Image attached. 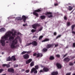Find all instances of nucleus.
<instances>
[{
    "label": "nucleus",
    "mask_w": 75,
    "mask_h": 75,
    "mask_svg": "<svg viewBox=\"0 0 75 75\" xmlns=\"http://www.w3.org/2000/svg\"><path fill=\"white\" fill-rule=\"evenodd\" d=\"M8 41H6V43H8Z\"/></svg>",
    "instance_id": "nucleus-57"
},
{
    "label": "nucleus",
    "mask_w": 75,
    "mask_h": 75,
    "mask_svg": "<svg viewBox=\"0 0 75 75\" xmlns=\"http://www.w3.org/2000/svg\"><path fill=\"white\" fill-rule=\"evenodd\" d=\"M24 58L26 59H28L29 58V55L28 54H25L23 55Z\"/></svg>",
    "instance_id": "nucleus-9"
},
{
    "label": "nucleus",
    "mask_w": 75,
    "mask_h": 75,
    "mask_svg": "<svg viewBox=\"0 0 75 75\" xmlns=\"http://www.w3.org/2000/svg\"><path fill=\"white\" fill-rule=\"evenodd\" d=\"M1 54H4V52H2L1 53Z\"/></svg>",
    "instance_id": "nucleus-53"
},
{
    "label": "nucleus",
    "mask_w": 75,
    "mask_h": 75,
    "mask_svg": "<svg viewBox=\"0 0 75 75\" xmlns=\"http://www.w3.org/2000/svg\"><path fill=\"white\" fill-rule=\"evenodd\" d=\"M12 60V58H11L10 57H9L7 58V61H10Z\"/></svg>",
    "instance_id": "nucleus-21"
},
{
    "label": "nucleus",
    "mask_w": 75,
    "mask_h": 75,
    "mask_svg": "<svg viewBox=\"0 0 75 75\" xmlns=\"http://www.w3.org/2000/svg\"><path fill=\"white\" fill-rule=\"evenodd\" d=\"M31 44H32V45L34 46H36L38 44V43L37 42L35 41H33L32 43L30 42L29 43H27L26 44V46H28L30 45Z\"/></svg>",
    "instance_id": "nucleus-3"
},
{
    "label": "nucleus",
    "mask_w": 75,
    "mask_h": 75,
    "mask_svg": "<svg viewBox=\"0 0 75 75\" xmlns=\"http://www.w3.org/2000/svg\"><path fill=\"white\" fill-rule=\"evenodd\" d=\"M20 34H21L20 33H18V35H20Z\"/></svg>",
    "instance_id": "nucleus-52"
},
{
    "label": "nucleus",
    "mask_w": 75,
    "mask_h": 75,
    "mask_svg": "<svg viewBox=\"0 0 75 75\" xmlns=\"http://www.w3.org/2000/svg\"><path fill=\"white\" fill-rule=\"evenodd\" d=\"M42 28H40L39 30V31H41L42 30Z\"/></svg>",
    "instance_id": "nucleus-44"
},
{
    "label": "nucleus",
    "mask_w": 75,
    "mask_h": 75,
    "mask_svg": "<svg viewBox=\"0 0 75 75\" xmlns=\"http://www.w3.org/2000/svg\"><path fill=\"white\" fill-rule=\"evenodd\" d=\"M73 12V11H72L71 12V13H72Z\"/></svg>",
    "instance_id": "nucleus-59"
},
{
    "label": "nucleus",
    "mask_w": 75,
    "mask_h": 75,
    "mask_svg": "<svg viewBox=\"0 0 75 75\" xmlns=\"http://www.w3.org/2000/svg\"><path fill=\"white\" fill-rule=\"evenodd\" d=\"M6 29L4 28H1L0 29V32H5Z\"/></svg>",
    "instance_id": "nucleus-16"
},
{
    "label": "nucleus",
    "mask_w": 75,
    "mask_h": 75,
    "mask_svg": "<svg viewBox=\"0 0 75 75\" xmlns=\"http://www.w3.org/2000/svg\"><path fill=\"white\" fill-rule=\"evenodd\" d=\"M49 41V39H46L44 40H43L42 41V42H47V41Z\"/></svg>",
    "instance_id": "nucleus-24"
},
{
    "label": "nucleus",
    "mask_w": 75,
    "mask_h": 75,
    "mask_svg": "<svg viewBox=\"0 0 75 75\" xmlns=\"http://www.w3.org/2000/svg\"><path fill=\"white\" fill-rule=\"evenodd\" d=\"M70 25V23L69 22H68L67 23V25L68 26H69Z\"/></svg>",
    "instance_id": "nucleus-38"
},
{
    "label": "nucleus",
    "mask_w": 75,
    "mask_h": 75,
    "mask_svg": "<svg viewBox=\"0 0 75 75\" xmlns=\"http://www.w3.org/2000/svg\"><path fill=\"white\" fill-rule=\"evenodd\" d=\"M47 51V49L46 48H44L43 49V52H45L46 51Z\"/></svg>",
    "instance_id": "nucleus-27"
},
{
    "label": "nucleus",
    "mask_w": 75,
    "mask_h": 75,
    "mask_svg": "<svg viewBox=\"0 0 75 75\" xmlns=\"http://www.w3.org/2000/svg\"><path fill=\"white\" fill-rule=\"evenodd\" d=\"M71 74V72H69V73H67L66 74V75H70Z\"/></svg>",
    "instance_id": "nucleus-40"
},
{
    "label": "nucleus",
    "mask_w": 75,
    "mask_h": 75,
    "mask_svg": "<svg viewBox=\"0 0 75 75\" xmlns=\"http://www.w3.org/2000/svg\"><path fill=\"white\" fill-rule=\"evenodd\" d=\"M68 9L69 11H71L73 7L71 6H69Z\"/></svg>",
    "instance_id": "nucleus-28"
},
{
    "label": "nucleus",
    "mask_w": 75,
    "mask_h": 75,
    "mask_svg": "<svg viewBox=\"0 0 75 75\" xmlns=\"http://www.w3.org/2000/svg\"><path fill=\"white\" fill-rule=\"evenodd\" d=\"M53 45L52 44H48L46 46V47L47 49H49L51 47H52Z\"/></svg>",
    "instance_id": "nucleus-12"
},
{
    "label": "nucleus",
    "mask_w": 75,
    "mask_h": 75,
    "mask_svg": "<svg viewBox=\"0 0 75 75\" xmlns=\"http://www.w3.org/2000/svg\"><path fill=\"white\" fill-rule=\"evenodd\" d=\"M49 71V69L47 67H44L42 70H40V72L41 73L44 71L47 72Z\"/></svg>",
    "instance_id": "nucleus-7"
},
{
    "label": "nucleus",
    "mask_w": 75,
    "mask_h": 75,
    "mask_svg": "<svg viewBox=\"0 0 75 75\" xmlns=\"http://www.w3.org/2000/svg\"><path fill=\"white\" fill-rule=\"evenodd\" d=\"M9 18H8V19Z\"/></svg>",
    "instance_id": "nucleus-61"
},
{
    "label": "nucleus",
    "mask_w": 75,
    "mask_h": 75,
    "mask_svg": "<svg viewBox=\"0 0 75 75\" xmlns=\"http://www.w3.org/2000/svg\"><path fill=\"white\" fill-rule=\"evenodd\" d=\"M42 54L41 53H38L37 54V57H42Z\"/></svg>",
    "instance_id": "nucleus-15"
},
{
    "label": "nucleus",
    "mask_w": 75,
    "mask_h": 75,
    "mask_svg": "<svg viewBox=\"0 0 75 75\" xmlns=\"http://www.w3.org/2000/svg\"><path fill=\"white\" fill-rule=\"evenodd\" d=\"M74 27H75V25H72V26H71L72 30H73Z\"/></svg>",
    "instance_id": "nucleus-32"
},
{
    "label": "nucleus",
    "mask_w": 75,
    "mask_h": 75,
    "mask_svg": "<svg viewBox=\"0 0 75 75\" xmlns=\"http://www.w3.org/2000/svg\"><path fill=\"white\" fill-rule=\"evenodd\" d=\"M73 47H75V43H74L73 44Z\"/></svg>",
    "instance_id": "nucleus-48"
},
{
    "label": "nucleus",
    "mask_w": 75,
    "mask_h": 75,
    "mask_svg": "<svg viewBox=\"0 0 75 75\" xmlns=\"http://www.w3.org/2000/svg\"><path fill=\"white\" fill-rule=\"evenodd\" d=\"M22 19L23 20V21L24 23L25 22L26 20V17L25 16H22Z\"/></svg>",
    "instance_id": "nucleus-13"
},
{
    "label": "nucleus",
    "mask_w": 75,
    "mask_h": 75,
    "mask_svg": "<svg viewBox=\"0 0 75 75\" xmlns=\"http://www.w3.org/2000/svg\"><path fill=\"white\" fill-rule=\"evenodd\" d=\"M33 56H35L37 55V54L36 53H34L33 54Z\"/></svg>",
    "instance_id": "nucleus-41"
},
{
    "label": "nucleus",
    "mask_w": 75,
    "mask_h": 75,
    "mask_svg": "<svg viewBox=\"0 0 75 75\" xmlns=\"http://www.w3.org/2000/svg\"><path fill=\"white\" fill-rule=\"evenodd\" d=\"M69 64L71 66H72L74 65L73 63L70 62Z\"/></svg>",
    "instance_id": "nucleus-35"
},
{
    "label": "nucleus",
    "mask_w": 75,
    "mask_h": 75,
    "mask_svg": "<svg viewBox=\"0 0 75 75\" xmlns=\"http://www.w3.org/2000/svg\"><path fill=\"white\" fill-rule=\"evenodd\" d=\"M72 75H75V73L73 74Z\"/></svg>",
    "instance_id": "nucleus-58"
},
{
    "label": "nucleus",
    "mask_w": 75,
    "mask_h": 75,
    "mask_svg": "<svg viewBox=\"0 0 75 75\" xmlns=\"http://www.w3.org/2000/svg\"><path fill=\"white\" fill-rule=\"evenodd\" d=\"M15 20H17V21H19V20L21 21L22 20V18L21 17H18L16 18Z\"/></svg>",
    "instance_id": "nucleus-20"
},
{
    "label": "nucleus",
    "mask_w": 75,
    "mask_h": 75,
    "mask_svg": "<svg viewBox=\"0 0 75 75\" xmlns=\"http://www.w3.org/2000/svg\"><path fill=\"white\" fill-rule=\"evenodd\" d=\"M20 39V37H18L16 38L15 40H11V41L10 45L11 49H14L16 48V47L15 46V45L18 43V40H17Z\"/></svg>",
    "instance_id": "nucleus-2"
},
{
    "label": "nucleus",
    "mask_w": 75,
    "mask_h": 75,
    "mask_svg": "<svg viewBox=\"0 0 75 75\" xmlns=\"http://www.w3.org/2000/svg\"><path fill=\"white\" fill-rule=\"evenodd\" d=\"M67 54H65L64 56H63V57H65L67 55Z\"/></svg>",
    "instance_id": "nucleus-49"
},
{
    "label": "nucleus",
    "mask_w": 75,
    "mask_h": 75,
    "mask_svg": "<svg viewBox=\"0 0 75 75\" xmlns=\"http://www.w3.org/2000/svg\"><path fill=\"white\" fill-rule=\"evenodd\" d=\"M12 59L13 60V61H15L16 60V59L15 58V56H13L12 57V58H11V60H12Z\"/></svg>",
    "instance_id": "nucleus-23"
},
{
    "label": "nucleus",
    "mask_w": 75,
    "mask_h": 75,
    "mask_svg": "<svg viewBox=\"0 0 75 75\" xmlns=\"http://www.w3.org/2000/svg\"><path fill=\"white\" fill-rule=\"evenodd\" d=\"M25 71V69H22V71Z\"/></svg>",
    "instance_id": "nucleus-54"
},
{
    "label": "nucleus",
    "mask_w": 75,
    "mask_h": 75,
    "mask_svg": "<svg viewBox=\"0 0 75 75\" xmlns=\"http://www.w3.org/2000/svg\"><path fill=\"white\" fill-rule=\"evenodd\" d=\"M61 35H59L56 38V39H58V38H60V37H61Z\"/></svg>",
    "instance_id": "nucleus-36"
},
{
    "label": "nucleus",
    "mask_w": 75,
    "mask_h": 75,
    "mask_svg": "<svg viewBox=\"0 0 75 75\" xmlns=\"http://www.w3.org/2000/svg\"><path fill=\"white\" fill-rule=\"evenodd\" d=\"M56 57H60V55L59 54H57L56 55Z\"/></svg>",
    "instance_id": "nucleus-39"
},
{
    "label": "nucleus",
    "mask_w": 75,
    "mask_h": 75,
    "mask_svg": "<svg viewBox=\"0 0 75 75\" xmlns=\"http://www.w3.org/2000/svg\"><path fill=\"white\" fill-rule=\"evenodd\" d=\"M18 66V64H15L14 65L13 67L15 68L17 67Z\"/></svg>",
    "instance_id": "nucleus-31"
},
{
    "label": "nucleus",
    "mask_w": 75,
    "mask_h": 75,
    "mask_svg": "<svg viewBox=\"0 0 75 75\" xmlns=\"http://www.w3.org/2000/svg\"><path fill=\"white\" fill-rule=\"evenodd\" d=\"M40 26V25L38 24H34L32 25L33 28L34 29H36L37 27H39Z\"/></svg>",
    "instance_id": "nucleus-8"
},
{
    "label": "nucleus",
    "mask_w": 75,
    "mask_h": 75,
    "mask_svg": "<svg viewBox=\"0 0 75 75\" xmlns=\"http://www.w3.org/2000/svg\"><path fill=\"white\" fill-rule=\"evenodd\" d=\"M37 38L38 37L36 36L35 35H34L33 37V38Z\"/></svg>",
    "instance_id": "nucleus-42"
},
{
    "label": "nucleus",
    "mask_w": 75,
    "mask_h": 75,
    "mask_svg": "<svg viewBox=\"0 0 75 75\" xmlns=\"http://www.w3.org/2000/svg\"><path fill=\"white\" fill-rule=\"evenodd\" d=\"M32 61V59H29L25 61V63L26 64H28L30 63Z\"/></svg>",
    "instance_id": "nucleus-10"
},
{
    "label": "nucleus",
    "mask_w": 75,
    "mask_h": 75,
    "mask_svg": "<svg viewBox=\"0 0 75 75\" xmlns=\"http://www.w3.org/2000/svg\"><path fill=\"white\" fill-rule=\"evenodd\" d=\"M58 46V44L55 45V47H57V46Z\"/></svg>",
    "instance_id": "nucleus-46"
},
{
    "label": "nucleus",
    "mask_w": 75,
    "mask_h": 75,
    "mask_svg": "<svg viewBox=\"0 0 75 75\" xmlns=\"http://www.w3.org/2000/svg\"><path fill=\"white\" fill-rule=\"evenodd\" d=\"M35 31H36V30H35L34 29H32L31 30V32H32V33H34L35 32Z\"/></svg>",
    "instance_id": "nucleus-34"
},
{
    "label": "nucleus",
    "mask_w": 75,
    "mask_h": 75,
    "mask_svg": "<svg viewBox=\"0 0 75 75\" xmlns=\"http://www.w3.org/2000/svg\"><path fill=\"white\" fill-rule=\"evenodd\" d=\"M34 65V62H32L30 64V66L31 67L33 66Z\"/></svg>",
    "instance_id": "nucleus-25"
},
{
    "label": "nucleus",
    "mask_w": 75,
    "mask_h": 75,
    "mask_svg": "<svg viewBox=\"0 0 75 75\" xmlns=\"http://www.w3.org/2000/svg\"><path fill=\"white\" fill-rule=\"evenodd\" d=\"M35 67L36 69H38V66L37 65L35 66Z\"/></svg>",
    "instance_id": "nucleus-33"
},
{
    "label": "nucleus",
    "mask_w": 75,
    "mask_h": 75,
    "mask_svg": "<svg viewBox=\"0 0 75 75\" xmlns=\"http://www.w3.org/2000/svg\"><path fill=\"white\" fill-rule=\"evenodd\" d=\"M41 11V10L40 9H38V10L35 11V12H33V14L35 15L36 17H38L39 16L38 14L36 12H40Z\"/></svg>",
    "instance_id": "nucleus-6"
},
{
    "label": "nucleus",
    "mask_w": 75,
    "mask_h": 75,
    "mask_svg": "<svg viewBox=\"0 0 75 75\" xmlns=\"http://www.w3.org/2000/svg\"><path fill=\"white\" fill-rule=\"evenodd\" d=\"M23 26H26V25L25 24H23Z\"/></svg>",
    "instance_id": "nucleus-55"
},
{
    "label": "nucleus",
    "mask_w": 75,
    "mask_h": 75,
    "mask_svg": "<svg viewBox=\"0 0 75 75\" xmlns=\"http://www.w3.org/2000/svg\"><path fill=\"white\" fill-rule=\"evenodd\" d=\"M56 65L57 67L59 69H61L62 67V66L61 65V64L59 63H57L56 64Z\"/></svg>",
    "instance_id": "nucleus-14"
},
{
    "label": "nucleus",
    "mask_w": 75,
    "mask_h": 75,
    "mask_svg": "<svg viewBox=\"0 0 75 75\" xmlns=\"http://www.w3.org/2000/svg\"><path fill=\"white\" fill-rule=\"evenodd\" d=\"M29 72V71L28 70H27L25 71V72L26 73H28Z\"/></svg>",
    "instance_id": "nucleus-37"
},
{
    "label": "nucleus",
    "mask_w": 75,
    "mask_h": 75,
    "mask_svg": "<svg viewBox=\"0 0 75 75\" xmlns=\"http://www.w3.org/2000/svg\"><path fill=\"white\" fill-rule=\"evenodd\" d=\"M54 35H57V33L56 32L54 33Z\"/></svg>",
    "instance_id": "nucleus-47"
},
{
    "label": "nucleus",
    "mask_w": 75,
    "mask_h": 75,
    "mask_svg": "<svg viewBox=\"0 0 75 75\" xmlns=\"http://www.w3.org/2000/svg\"><path fill=\"white\" fill-rule=\"evenodd\" d=\"M3 71V70L2 69H0V73H1Z\"/></svg>",
    "instance_id": "nucleus-45"
},
{
    "label": "nucleus",
    "mask_w": 75,
    "mask_h": 75,
    "mask_svg": "<svg viewBox=\"0 0 75 75\" xmlns=\"http://www.w3.org/2000/svg\"><path fill=\"white\" fill-rule=\"evenodd\" d=\"M45 14L46 15H47L49 18H51L52 17V15L51 12H47Z\"/></svg>",
    "instance_id": "nucleus-5"
},
{
    "label": "nucleus",
    "mask_w": 75,
    "mask_h": 75,
    "mask_svg": "<svg viewBox=\"0 0 75 75\" xmlns=\"http://www.w3.org/2000/svg\"><path fill=\"white\" fill-rule=\"evenodd\" d=\"M69 60L70 59L68 58H65L64 59V61H65L66 62H68L69 61Z\"/></svg>",
    "instance_id": "nucleus-18"
},
{
    "label": "nucleus",
    "mask_w": 75,
    "mask_h": 75,
    "mask_svg": "<svg viewBox=\"0 0 75 75\" xmlns=\"http://www.w3.org/2000/svg\"><path fill=\"white\" fill-rule=\"evenodd\" d=\"M58 74L57 71L53 72L52 73V75H57Z\"/></svg>",
    "instance_id": "nucleus-17"
},
{
    "label": "nucleus",
    "mask_w": 75,
    "mask_h": 75,
    "mask_svg": "<svg viewBox=\"0 0 75 75\" xmlns=\"http://www.w3.org/2000/svg\"><path fill=\"white\" fill-rule=\"evenodd\" d=\"M13 33V32L8 31L3 36L1 37V40H0V42L2 46H4L5 45V40H9L10 41H11L12 40H14V38L13 37H15V36L16 35V31L15 32L14 34ZM9 37V38L8 39V38Z\"/></svg>",
    "instance_id": "nucleus-1"
},
{
    "label": "nucleus",
    "mask_w": 75,
    "mask_h": 75,
    "mask_svg": "<svg viewBox=\"0 0 75 75\" xmlns=\"http://www.w3.org/2000/svg\"><path fill=\"white\" fill-rule=\"evenodd\" d=\"M2 66L3 67H10L9 64H3Z\"/></svg>",
    "instance_id": "nucleus-19"
},
{
    "label": "nucleus",
    "mask_w": 75,
    "mask_h": 75,
    "mask_svg": "<svg viewBox=\"0 0 75 75\" xmlns=\"http://www.w3.org/2000/svg\"><path fill=\"white\" fill-rule=\"evenodd\" d=\"M64 18L65 20H67V17L66 16H64Z\"/></svg>",
    "instance_id": "nucleus-43"
},
{
    "label": "nucleus",
    "mask_w": 75,
    "mask_h": 75,
    "mask_svg": "<svg viewBox=\"0 0 75 75\" xmlns=\"http://www.w3.org/2000/svg\"><path fill=\"white\" fill-rule=\"evenodd\" d=\"M55 6H57L58 5V4H54Z\"/></svg>",
    "instance_id": "nucleus-51"
},
{
    "label": "nucleus",
    "mask_w": 75,
    "mask_h": 75,
    "mask_svg": "<svg viewBox=\"0 0 75 75\" xmlns=\"http://www.w3.org/2000/svg\"><path fill=\"white\" fill-rule=\"evenodd\" d=\"M31 73H34L35 74H36L38 73V71L35 68H33L30 71Z\"/></svg>",
    "instance_id": "nucleus-4"
},
{
    "label": "nucleus",
    "mask_w": 75,
    "mask_h": 75,
    "mask_svg": "<svg viewBox=\"0 0 75 75\" xmlns=\"http://www.w3.org/2000/svg\"><path fill=\"white\" fill-rule=\"evenodd\" d=\"M74 63L75 64V62H74Z\"/></svg>",
    "instance_id": "nucleus-60"
},
{
    "label": "nucleus",
    "mask_w": 75,
    "mask_h": 75,
    "mask_svg": "<svg viewBox=\"0 0 75 75\" xmlns=\"http://www.w3.org/2000/svg\"><path fill=\"white\" fill-rule=\"evenodd\" d=\"M8 71L9 72H11V73H14V70L13 68H11L10 69H8Z\"/></svg>",
    "instance_id": "nucleus-11"
},
{
    "label": "nucleus",
    "mask_w": 75,
    "mask_h": 75,
    "mask_svg": "<svg viewBox=\"0 0 75 75\" xmlns=\"http://www.w3.org/2000/svg\"><path fill=\"white\" fill-rule=\"evenodd\" d=\"M43 38V36L41 35L40 36L39 38V40H40L42 39V38Z\"/></svg>",
    "instance_id": "nucleus-29"
},
{
    "label": "nucleus",
    "mask_w": 75,
    "mask_h": 75,
    "mask_svg": "<svg viewBox=\"0 0 75 75\" xmlns=\"http://www.w3.org/2000/svg\"><path fill=\"white\" fill-rule=\"evenodd\" d=\"M0 75H6V74H4Z\"/></svg>",
    "instance_id": "nucleus-56"
},
{
    "label": "nucleus",
    "mask_w": 75,
    "mask_h": 75,
    "mask_svg": "<svg viewBox=\"0 0 75 75\" xmlns=\"http://www.w3.org/2000/svg\"><path fill=\"white\" fill-rule=\"evenodd\" d=\"M18 75V74H17V75Z\"/></svg>",
    "instance_id": "nucleus-62"
},
{
    "label": "nucleus",
    "mask_w": 75,
    "mask_h": 75,
    "mask_svg": "<svg viewBox=\"0 0 75 75\" xmlns=\"http://www.w3.org/2000/svg\"><path fill=\"white\" fill-rule=\"evenodd\" d=\"M27 53V52L26 51H23V52H22L21 53V54H25Z\"/></svg>",
    "instance_id": "nucleus-30"
},
{
    "label": "nucleus",
    "mask_w": 75,
    "mask_h": 75,
    "mask_svg": "<svg viewBox=\"0 0 75 75\" xmlns=\"http://www.w3.org/2000/svg\"><path fill=\"white\" fill-rule=\"evenodd\" d=\"M72 33L73 34H75V33L74 32V31H73V30H72Z\"/></svg>",
    "instance_id": "nucleus-50"
},
{
    "label": "nucleus",
    "mask_w": 75,
    "mask_h": 75,
    "mask_svg": "<svg viewBox=\"0 0 75 75\" xmlns=\"http://www.w3.org/2000/svg\"><path fill=\"white\" fill-rule=\"evenodd\" d=\"M54 59V57L53 56H51L50 57V60H53Z\"/></svg>",
    "instance_id": "nucleus-26"
},
{
    "label": "nucleus",
    "mask_w": 75,
    "mask_h": 75,
    "mask_svg": "<svg viewBox=\"0 0 75 75\" xmlns=\"http://www.w3.org/2000/svg\"><path fill=\"white\" fill-rule=\"evenodd\" d=\"M40 18L42 19V20L44 19L45 18V16H40Z\"/></svg>",
    "instance_id": "nucleus-22"
}]
</instances>
